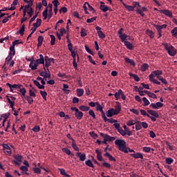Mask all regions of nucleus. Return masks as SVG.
I'll use <instances>...</instances> for the list:
<instances>
[{"instance_id":"28","label":"nucleus","mask_w":177,"mask_h":177,"mask_svg":"<svg viewBox=\"0 0 177 177\" xmlns=\"http://www.w3.org/2000/svg\"><path fill=\"white\" fill-rule=\"evenodd\" d=\"M95 153H97V159L98 161H102L103 157L102 156V151H99V149H96Z\"/></svg>"},{"instance_id":"59","label":"nucleus","mask_w":177,"mask_h":177,"mask_svg":"<svg viewBox=\"0 0 177 177\" xmlns=\"http://www.w3.org/2000/svg\"><path fill=\"white\" fill-rule=\"evenodd\" d=\"M150 82H153V84H156V85H161V82H160L158 80L153 78L149 79Z\"/></svg>"},{"instance_id":"24","label":"nucleus","mask_w":177,"mask_h":177,"mask_svg":"<svg viewBox=\"0 0 177 177\" xmlns=\"http://www.w3.org/2000/svg\"><path fill=\"white\" fill-rule=\"evenodd\" d=\"M102 120L104 122H109L110 124H115V122H118L117 120L107 118L106 115L102 118Z\"/></svg>"},{"instance_id":"64","label":"nucleus","mask_w":177,"mask_h":177,"mask_svg":"<svg viewBox=\"0 0 177 177\" xmlns=\"http://www.w3.org/2000/svg\"><path fill=\"white\" fill-rule=\"evenodd\" d=\"M80 35H81V37H86V35H87L86 30H85L84 28H82L81 32H80Z\"/></svg>"},{"instance_id":"61","label":"nucleus","mask_w":177,"mask_h":177,"mask_svg":"<svg viewBox=\"0 0 177 177\" xmlns=\"http://www.w3.org/2000/svg\"><path fill=\"white\" fill-rule=\"evenodd\" d=\"M171 32L172 34V37H177V27H175L173 28V30H171Z\"/></svg>"},{"instance_id":"15","label":"nucleus","mask_w":177,"mask_h":177,"mask_svg":"<svg viewBox=\"0 0 177 177\" xmlns=\"http://www.w3.org/2000/svg\"><path fill=\"white\" fill-rule=\"evenodd\" d=\"M100 136L104 139L105 141L107 142H114V140H115V138L111 137L109 136V134H104L103 133H101Z\"/></svg>"},{"instance_id":"40","label":"nucleus","mask_w":177,"mask_h":177,"mask_svg":"<svg viewBox=\"0 0 177 177\" xmlns=\"http://www.w3.org/2000/svg\"><path fill=\"white\" fill-rule=\"evenodd\" d=\"M135 125L136 131H140L142 129V122L140 121L136 122Z\"/></svg>"},{"instance_id":"27","label":"nucleus","mask_w":177,"mask_h":177,"mask_svg":"<svg viewBox=\"0 0 177 177\" xmlns=\"http://www.w3.org/2000/svg\"><path fill=\"white\" fill-rule=\"evenodd\" d=\"M131 156L134 158H141V160H143V155L141 153H131Z\"/></svg>"},{"instance_id":"63","label":"nucleus","mask_w":177,"mask_h":177,"mask_svg":"<svg viewBox=\"0 0 177 177\" xmlns=\"http://www.w3.org/2000/svg\"><path fill=\"white\" fill-rule=\"evenodd\" d=\"M32 131H33V132H39V131H41V127H39L38 125H36L32 129Z\"/></svg>"},{"instance_id":"21","label":"nucleus","mask_w":177,"mask_h":177,"mask_svg":"<svg viewBox=\"0 0 177 177\" xmlns=\"http://www.w3.org/2000/svg\"><path fill=\"white\" fill-rule=\"evenodd\" d=\"M96 110L97 111H100L101 113V115H102V118H103L105 115H106V113H104V111H103V106H102V105H100L98 103H97V105H96Z\"/></svg>"},{"instance_id":"38","label":"nucleus","mask_w":177,"mask_h":177,"mask_svg":"<svg viewBox=\"0 0 177 177\" xmlns=\"http://www.w3.org/2000/svg\"><path fill=\"white\" fill-rule=\"evenodd\" d=\"M125 62H126V63L129 64L131 66H136V64L135 63V61H133V59H131L128 57H126Z\"/></svg>"},{"instance_id":"31","label":"nucleus","mask_w":177,"mask_h":177,"mask_svg":"<svg viewBox=\"0 0 177 177\" xmlns=\"http://www.w3.org/2000/svg\"><path fill=\"white\" fill-rule=\"evenodd\" d=\"M24 97L25 99H26V100L29 104H32L34 103V99H32V97H30V95H26V94H25V96H24Z\"/></svg>"},{"instance_id":"8","label":"nucleus","mask_w":177,"mask_h":177,"mask_svg":"<svg viewBox=\"0 0 177 177\" xmlns=\"http://www.w3.org/2000/svg\"><path fill=\"white\" fill-rule=\"evenodd\" d=\"M44 62L45 64H44V68L46 70V68H47L48 71L49 69L48 68L50 67V64L51 63H55V59L53 58H49L48 56L44 57Z\"/></svg>"},{"instance_id":"44","label":"nucleus","mask_w":177,"mask_h":177,"mask_svg":"<svg viewBox=\"0 0 177 177\" xmlns=\"http://www.w3.org/2000/svg\"><path fill=\"white\" fill-rule=\"evenodd\" d=\"M50 45L53 46L55 44H56V37L53 35H50Z\"/></svg>"},{"instance_id":"46","label":"nucleus","mask_w":177,"mask_h":177,"mask_svg":"<svg viewBox=\"0 0 177 177\" xmlns=\"http://www.w3.org/2000/svg\"><path fill=\"white\" fill-rule=\"evenodd\" d=\"M59 169L61 175H63L64 176H66V177H70V176L68 175V174H67V172H66V170L64 169Z\"/></svg>"},{"instance_id":"47","label":"nucleus","mask_w":177,"mask_h":177,"mask_svg":"<svg viewBox=\"0 0 177 177\" xmlns=\"http://www.w3.org/2000/svg\"><path fill=\"white\" fill-rule=\"evenodd\" d=\"M21 171H22V174H27L28 173H27V171H28V167H26V166H21L20 167Z\"/></svg>"},{"instance_id":"4","label":"nucleus","mask_w":177,"mask_h":177,"mask_svg":"<svg viewBox=\"0 0 177 177\" xmlns=\"http://www.w3.org/2000/svg\"><path fill=\"white\" fill-rule=\"evenodd\" d=\"M42 16L44 20H46V18L48 17V19H50L52 16H53L52 3H49L48 6L45 8V10L42 12Z\"/></svg>"},{"instance_id":"48","label":"nucleus","mask_w":177,"mask_h":177,"mask_svg":"<svg viewBox=\"0 0 177 177\" xmlns=\"http://www.w3.org/2000/svg\"><path fill=\"white\" fill-rule=\"evenodd\" d=\"M37 41H38L37 46H41L42 45V42H44V37L42 36H39Z\"/></svg>"},{"instance_id":"30","label":"nucleus","mask_w":177,"mask_h":177,"mask_svg":"<svg viewBox=\"0 0 177 177\" xmlns=\"http://www.w3.org/2000/svg\"><path fill=\"white\" fill-rule=\"evenodd\" d=\"M17 3H19V0H14L12 3L11 4L10 8H9V10H15V9H16V6H17Z\"/></svg>"},{"instance_id":"32","label":"nucleus","mask_w":177,"mask_h":177,"mask_svg":"<svg viewBox=\"0 0 177 177\" xmlns=\"http://www.w3.org/2000/svg\"><path fill=\"white\" fill-rule=\"evenodd\" d=\"M76 93L78 97H81V96H83L84 93V88H77L76 90Z\"/></svg>"},{"instance_id":"34","label":"nucleus","mask_w":177,"mask_h":177,"mask_svg":"<svg viewBox=\"0 0 177 177\" xmlns=\"http://www.w3.org/2000/svg\"><path fill=\"white\" fill-rule=\"evenodd\" d=\"M71 56H72L73 60H77V59L75 58L77 56V62H80V55H78V54H76V53L74 50L71 51Z\"/></svg>"},{"instance_id":"52","label":"nucleus","mask_w":177,"mask_h":177,"mask_svg":"<svg viewBox=\"0 0 177 177\" xmlns=\"http://www.w3.org/2000/svg\"><path fill=\"white\" fill-rule=\"evenodd\" d=\"M101 167H105V168H108L109 169H110V168H111V165H110V163L104 161V162L102 163Z\"/></svg>"},{"instance_id":"55","label":"nucleus","mask_w":177,"mask_h":177,"mask_svg":"<svg viewBox=\"0 0 177 177\" xmlns=\"http://www.w3.org/2000/svg\"><path fill=\"white\" fill-rule=\"evenodd\" d=\"M165 161L166 164L171 165L174 162V159L172 158H166Z\"/></svg>"},{"instance_id":"19","label":"nucleus","mask_w":177,"mask_h":177,"mask_svg":"<svg viewBox=\"0 0 177 177\" xmlns=\"http://www.w3.org/2000/svg\"><path fill=\"white\" fill-rule=\"evenodd\" d=\"M38 62H37L36 60L32 59L30 61L29 67L31 68V70H37V68H38Z\"/></svg>"},{"instance_id":"39","label":"nucleus","mask_w":177,"mask_h":177,"mask_svg":"<svg viewBox=\"0 0 177 177\" xmlns=\"http://www.w3.org/2000/svg\"><path fill=\"white\" fill-rule=\"evenodd\" d=\"M41 23H42V20L41 19H37L36 22L33 24V27H35V28H38V27L41 26Z\"/></svg>"},{"instance_id":"10","label":"nucleus","mask_w":177,"mask_h":177,"mask_svg":"<svg viewBox=\"0 0 177 177\" xmlns=\"http://www.w3.org/2000/svg\"><path fill=\"white\" fill-rule=\"evenodd\" d=\"M114 96L115 97V100H120V96H121L122 100H125V99H127V97L125 96V94H124V92L121 89H119L118 91V92H116L114 94Z\"/></svg>"},{"instance_id":"41","label":"nucleus","mask_w":177,"mask_h":177,"mask_svg":"<svg viewBox=\"0 0 177 177\" xmlns=\"http://www.w3.org/2000/svg\"><path fill=\"white\" fill-rule=\"evenodd\" d=\"M85 164L86 165H87V167H90L91 168H95V165H93L92 160H91L90 159L86 160Z\"/></svg>"},{"instance_id":"57","label":"nucleus","mask_w":177,"mask_h":177,"mask_svg":"<svg viewBox=\"0 0 177 177\" xmlns=\"http://www.w3.org/2000/svg\"><path fill=\"white\" fill-rule=\"evenodd\" d=\"M27 13L29 15L30 17H32V15L34 13V11L32 10V8L29 7V10H27Z\"/></svg>"},{"instance_id":"7","label":"nucleus","mask_w":177,"mask_h":177,"mask_svg":"<svg viewBox=\"0 0 177 177\" xmlns=\"http://www.w3.org/2000/svg\"><path fill=\"white\" fill-rule=\"evenodd\" d=\"M147 113L149 114V116H148V118H150L151 121H153V122L155 121H157V118L160 117V115H158V113H157V111H156L148 110Z\"/></svg>"},{"instance_id":"36","label":"nucleus","mask_w":177,"mask_h":177,"mask_svg":"<svg viewBox=\"0 0 177 177\" xmlns=\"http://www.w3.org/2000/svg\"><path fill=\"white\" fill-rule=\"evenodd\" d=\"M145 92H146V95H147L149 97H151L152 99H157V95L155 93H151L150 91H145Z\"/></svg>"},{"instance_id":"35","label":"nucleus","mask_w":177,"mask_h":177,"mask_svg":"<svg viewBox=\"0 0 177 177\" xmlns=\"http://www.w3.org/2000/svg\"><path fill=\"white\" fill-rule=\"evenodd\" d=\"M124 44L127 48V49H129L130 50H132V49H133V45H132L131 42L127 41H124Z\"/></svg>"},{"instance_id":"22","label":"nucleus","mask_w":177,"mask_h":177,"mask_svg":"<svg viewBox=\"0 0 177 177\" xmlns=\"http://www.w3.org/2000/svg\"><path fill=\"white\" fill-rule=\"evenodd\" d=\"M160 13L165 15V16H167V17H172V11L169 10H160Z\"/></svg>"},{"instance_id":"62","label":"nucleus","mask_w":177,"mask_h":177,"mask_svg":"<svg viewBox=\"0 0 177 177\" xmlns=\"http://www.w3.org/2000/svg\"><path fill=\"white\" fill-rule=\"evenodd\" d=\"M149 68V64H144L141 66V71H146Z\"/></svg>"},{"instance_id":"54","label":"nucleus","mask_w":177,"mask_h":177,"mask_svg":"<svg viewBox=\"0 0 177 177\" xmlns=\"http://www.w3.org/2000/svg\"><path fill=\"white\" fill-rule=\"evenodd\" d=\"M40 94L42 96L44 100H46V96H48V93H46V91H40Z\"/></svg>"},{"instance_id":"58","label":"nucleus","mask_w":177,"mask_h":177,"mask_svg":"<svg viewBox=\"0 0 177 177\" xmlns=\"http://www.w3.org/2000/svg\"><path fill=\"white\" fill-rule=\"evenodd\" d=\"M118 132L122 135V136H125L127 135V131H124L122 127H120L118 130Z\"/></svg>"},{"instance_id":"60","label":"nucleus","mask_w":177,"mask_h":177,"mask_svg":"<svg viewBox=\"0 0 177 177\" xmlns=\"http://www.w3.org/2000/svg\"><path fill=\"white\" fill-rule=\"evenodd\" d=\"M63 153H66L68 156H70L71 154V151L68 148H63L62 149Z\"/></svg>"},{"instance_id":"23","label":"nucleus","mask_w":177,"mask_h":177,"mask_svg":"<svg viewBox=\"0 0 177 177\" xmlns=\"http://www.w3.org/2000/svg\"><path fill=\"white\" fill-rule=\"evenodd\" d=\"M153 27L156 29L158 32H162L163 28H167V24H163V25H156L153 24Z\"/></svg>"},{"instance_id":"9","label":"nucleus","mask_w":177,"mask_h":177,"mask_svg":"<svg viewBox=\"0 0 177 177\" xmlns=\"http://www.w3.org/2000/svg\"><path fill=\"white\" fill-rule=\"evenodd\" d=\"M71 110L72 111H75V117L77 118V120H82V117H84V113L82 111H80L77 107H71Z\"/></svg>"},{"instance_id":"6","label":"nucleus","mask_w":177,"mask_h":177,"mask_svg":"<svg viewBox=\"0 0 177 177\" xmlns=\"http://www.w3.org/2000/svg\"><path fill=\"white\" fill-rule=\"evenodd\" d=\"M15 54L10 51L8 57L6 58V66H9V67H13V66H15V61H13V56H15Z\"/></svg>"},{"instance_id":"26","label":"nucleus","mask_w":177,"mask_h":177,"mask_svg":"<svg viewBox=\"0 0 177 177\" xmlns=\"http://www.w3.org/2000/svg\"><path fill=\"white\" fill-rule=\"evenodd\" d=\"M10 115V113H3L1 115V118L3 119V126H5V122H6V120L9 118V116Z\"/></svg>"},{"instance_id":"11","label":"nucleus","mask_w":177,"mask_h":177,"mask_svg":"<svg viewBox=\"0 0 177 177\" xmlns=\"http://www.w3.org/2000/svg\"><path fill=\"white\" fill-rule=\"evenodd\" d=\"M160 75H162V71L157 70L152 71L151 73L149 75V78L153 79L154 77H156L158 79V77H161Z\"/></svg>"},{"instance_id":"49","label":"nucleus","mask_w":177,"mask_h":177,"mask_svg":"<svg viewBox=\"0 0 177 177\" xmlns=\"http://www.w3.org/2000/svg\"><path fill=\"white\" fill-rule=\"evenodd\" d=\"M158 80H159V81H161V82L162 83V84H164L165 85H168V82L167 81V80H165L164 77H158Z\"/></svg>"},{"instance_id":"43","label":"nucleus","mask_w":177,"mask_h":177,"mask_svg":"<svg viewBox=\"0 0 177 177\" xmlns=\"http://www.w3.org/2000/svg\"><path fill=\"white\" fill-rule=\"evenodd\" d=\"M40 75L41 77H48V78H50V73H46V72H41L40 73Z\"/></svg>"},{"instance_id":"20","label":"nucleus","mask_w":177,"mask_h":177,"mask_svg":"<svg viewBox=\"0 0 177 177\" xmlns=\"http://www.w3.org/2000/svg\"><path fill=\"white\" fill-rule=\"evenodd\" d=\"M76 156L78 157L80 161H82V162H84V161L86 160V154L85 153H82L81 152H77Z\"/></svg>"},{"instance_id":"25","label":"nucleus","mask_w":177,"mask_h":177,"mask_svg":"<svg viewBox=\"0 0 177 177\" xmlns=\"http://www.w3.org/2000/svg\"><path fill=\"white\" fill-rule=\"evenodd\" d=\"M39 59H36L37 64H45V58H44V55L40 54Z\"/></svg>"},{"instance_id":"45","label":"nucleus","mask_w":177,"mask_h":177,"mask_svg":"<svg viewBox=\"0 0 177 177\" xmlns=\"http://www.w3.org/2000/svg\"><path fill=\"white\" fill-rule=\"evenodd\" d=\"M88 115L93 118V120L96 119V115L95 114V111H93V110H88Z\"/></svg>"},{"instance_id":"53","label":"nucleus","mask_w":177,"mask_h":177,"mask_svg":"<svg viewBox=\"0 0 177 177\" xmlns=\"http://www.w3.org/2000/svg\"><path fill=\"white\" fill-rule=\"evenodd\" d=\"M100 9L102 11V12H107V10H109V7H107V6L105 5H101L100 6Z\"/></svg>"},{"instance_id":"33","label":"nucleus","mask_w":177,"mask_h":177,"mask_svg":"<svg viewBox=\"0 0 177 177\" xmlns=\"http://www.w3.org/2000/svg\"><path fill=\"white\" fill-rule=\"evenodd\" d=\"M122 5L124 6V8H126L127 9V10H129V12H133V10L135 9V6H128V5L125 4V3H122Z\"/></svg>"},{"instance_id":"1","label":"nucleus","mask_w":177,"mask_h":177,"mask_svg":"<svg viewBox=\"0 0 177 177\" xmlns=\"http://www.w3.org/2000/svg\"><path fill=\"white\" fill-rule=\"evenodd\" d=\"M6 86L10 88V92H13V89H17V91L20 92L21 96H26V93H27V90H26L24 86L21 84H10L9 83H6Z\"/></svg>"},{"instance_id":"42","label":"nucleus","mask_w":177,"mask_h":177,"mask_svg":"<svg viewBox=\"0 0 177 177\" xmlns=\"http://www.w3.org/2000/svg\"><path fill=\"white\" fill-rule=\"evenodd\" d=\"M130 77H133L134 81L136 82H139L140 81V78H139V76L138 75H135L133 73H129Z\"/></svg>"},{"instance_id":"29","label":"nucleus","mask_w":177,"mask_h":177,"mask_svg":"<svg viewBox=\"0 0 177 177\" xmlns=\"http://www.w3.org/2000/svg\"><path fill=\"white\" fill-rule=\"evenodd\" d=\"M72 147L75 151H80V148L77 146V142L74 139H72Z\"/></svg>"},{"instance_id":"3","label":"nucleus","mask_w":177,"mask_h":177,"mask_svg":"<svg viewBox=\"0 0 177 177\" xmlns=\"http://www.w3.org/2000/svg\"><path fill=\"white\" fill-rule=\"evenodd\" d=\"M115 145H116L118 149H119L120 151L128 153V148H127V142L125 140L122 139H117L115 141Z\"/></svg>"},{"instance_id":"56","label":"nucleus","mask_w":177,"mask_h":177,"mask_svg":"<svg viewBox=\"0 0 177 177\" xmlns=\"http://www.w3.org/2000/svg\"><path fill=\"white\" fill-rule=\"evenodd\" d=\"M147 34L151 38H154V32L150 30H147Z\"/></svg>"},{"instance_id":"14","label":"nucleus","mask_w":177,"mask_h":177,"mask_svg":"<svg viewBox=\"0 0 177 177\" xmlns=\"http://www.w3.org/2000/svg\"><path fill=\"white\" fill-rule=\"evenodd\" d=\"M13 158H15L14 164L15 165H20V164H21V161L23 160V156L17 154V155H14Z\"/></svg>"},{"instance_id":"13","label":"nucleus","mask_w":177,"mask_h":177,"mask_svg":"<svg viewBox=\"0 0 177 177\" xmlns=\"http://www.w3.org/2000/svg\"><path fill=\"white\" fill-rule=\"evenodd\" d=\"M122 31H124V28H121L118 32V34L119 35V37L120 38L122 42H125L127 41V38H128V35L125 34H122Z\"/></svg>"},{"instance_id":"51","label":"nucleus","mask_w":177,"mask_h":177,"mask_svg":"<svg viewBox=\"0 0 177 177\" xmlns=\"http://www.w3.org/2000/svg\"><path fill=\"white\" fill-rule=\"evenodd\" d=\"M142 101H143V106H149V104H150V101H149V100H147V98H146V97H142Z\"/></svg>"},{"instance_id":"12","label":"nucleus","mask_w":177,"mask_h":177,"mask_svg":"<svg viewBox=\"0 0 177 177\" xmlns=\"http://www.w3.org/2000/svg\"><path fill=\"white\" fill-rule=\"evenodd\" d=\"M19 44H22V42L19 39L12 41V45L10 46V52L12 53L13 55H16V50H15V46H16V45H19Z\"/></svg>"},{"instance_id":"18","label":"nucleus","mask_w":177,"mask_h":177,"mask_svg":"<svg viewBox=\"0 0 177 177\" xmlns=\"http://www.w3.org/2000/svg\"><path fill=\"white\" fill-rule=\"evenodd\" d=\"M2 146L6 154L10 156V154H12V149H10V147H9L8 144H3Z\"/></svg>"},{"instance_id":"16","label":"nucleus","mask_w":177,"mask_h":177,"mask_svg":"<svg viewBox=\"0 0 177 177\" xmlns=\"http://www.w3.org/2000/svg\"><path fill=\"white\" fill-rule=\"evenodd\" d=\"M162 106H164V104L158 102L156 103H151L149 105V107H151V109H153L154 110H158V109H161V107H162Z\"/></svg>"},{"instance_id":"2","label":"nucleus","mask_w":177,"mask_h":177,"mask_svg":"<svg viewBox=\"0 0 177 177\" xmlns=\"http://www.w3.org/2000/svg\"><path fill=\"white\" fill-rule=\"evenodd\" d=\"M118 104L115 106V109L111 108L106 112V117L111 118L113 115H118V113L121 111V104L117 102Z\"/></svg>"},{"instance_id":"37","label":"nucleus","mask_w":177,"mask_h":177,"mask_svg":"<svg viewBox=\"0 0 177 177\" xmlns=\"http://www.w3.org/2000/svg\"><path fill=\"white\" fill-rule=\"evenodd\" d=\"M79 109L81 111H89L91 108L88 106L81 105Z\"/></svg>"},{"instance_id":"50","label":"nucleus","mask_w":177,"mask_h":177,"mask_svg":"<svg viewBox=\"0 0 177 177\" xmlns=\"http://www.w3.org/2000/svg\"><path fill=\"white\" fill-rule=\"evenodd\" d=\"M25 27L26 25H22V27L21 29L17 32V34H20L21 35H24V31H25Z\"/></svg>"},{"instance_id":"5","label":"nucleus","mask_w":177,"mask_h":177,"mask_svg":"<svg viewBox=\"0 0 177 177\" xmlns=\"http://www.w3.org/2000/svg\"><path fill=\"white\" fill-rule=\"evenodd\" d=\"M165 46V49H166L168 55L169 56H175L177 53V50L175 47H174L172 45H169L168 44H163Z\"/></svg>"},{"instance_id":"17","label":"nucleus","mask_w":177,"mask_h":177,"mask_svg":"<svg viewBox=\"0 0 177 177\" xmlns=\"http://www.w3.org/2000/svg\"><path fill=\"white\" fill-rule=\"evenodd\" d=\"M95 30H97V34L99 38H100L101 39L106 38V35H104V33H103V31H102V28H100V26H96Z\"/></svg>"}]
</instances>
